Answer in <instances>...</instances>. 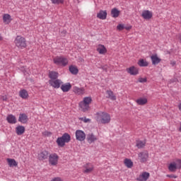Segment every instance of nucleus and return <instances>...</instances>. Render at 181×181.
<instances>
[{
  "instance_id": "f257e3e1",
  "label": "nucleus",
  "mask_w": 181,
  "mask_h": 181,
  "mask_svg": "<svg viewBox=\"0 0 181 181\" xmlns=\"http://www.w3.org/2000/svg\"><path fill=\"white\" fill-rule=\"evenodd\" d=\"M95 119L99 124H110L111 122V115L106 112H98L96 113Z\"/></svg>"
},
{
  "instance_id": "f03ea898",
  "label": "nucleus",
  "mask_w": 181,
  "mask_h": 181,
  "mask_svg": "<svg viewBox=\"0 0 181 181\" xmlns=\"http://www.w3.org/2000/svg\"><path fill=\"white\" fill-rule=\"evenodd\" d=\"M93 103L91 96L85 97L83 100L78 103V107L83 112H87L90 110V105Z\"/></svg>"
},
{
  "instance_id": "7ed1b4c3",
  "label": "nucleus",
  "mask_w": 181,
  "mask_h": 181,
  "mask_svg": "<svg viewBox=\"0 0 181 181\" xmlns=\"http://www.w3.org/2000/svg\"><path fill=\"white\" fill-rule=\"evenodd\" d=\"M71 141V136L69 133H64L62 136L58 137L57 139V144L59 148H63L66 144H69Z\"/></svg>"
},
{
  "instance_id": "20e7f679",
  "label": "nucleus",
  "mask_w": 181,
  "mask_h": 181,
  "mask_svg": "<svg viewBox=\"0 0 181 181\" xmlns=\"http://www.w3.org/2000/svg\"><path fill=\"white\" fill-rule=\"evenodd\" d=\"M168 169L170 172H176V170H180L181 158L174 159L173 161L168 164Z\"/></svg>"
},
{
  "instance_id": "39448f33",
  "label": "nucleus",
  "mask_w": 181,
  "mask_h": 181,
  "mask_svg": "<svg viewBox=\"0 0 181 181\" xmlns=\"http://www.w3.org/2000/svg\"><path fill=\"white\" fill-rule=\"evenodd\" d=\"M54 64L57 66L66 67L69 64V59L63 56H57L53 59Z\"/></svg>"
},
{
  "instance_id": "423d86ee",
  "label": "nucleus",
  "mask_w": 181,
  "mask_h": 181,
  "mask_svg": "<svg viewBox=\"0 0 181 181\" xmlns=\"http://www.w3.org/2000/svg\"><path fill=\"white\" fill-rule=\"evenodd\" d=\"M15 45L18 47V49H25L26 47V39L22 36H17L14 40Z\"/></svg>"
},
{
  "instance_id": "0eeeda50",
  "label": "nucleus",
  "mask_w": 181,
  "mask_h": 181,
  "mask_svg": "<svg viewBox=\"0 0 181 181\" xmlns=\"http://www.w3.org/2000/svg\"><path fill=\"white\" fill-rule=\"evenodd\" d=\"M48 162L51 166H57L59 163V155L56 153L49 154Z\"/></svg>"
},
{
  "instance_id": "6e6552de",
  "label": "nucleus",
  "mask_w": 181,
  "mask_h": 181,
  "mask_svg": "<svg viewBox=\"0 0 181 181\" xmlns=\"http://www.w3.org/2000/svg\"><path fill=\"white\" fill-rule=\"evenodd\" d=\"M148 158H149L148 151H143L138 154V159L141 163H145V162H147Z\"/></svg>"
},
{
  "instance_id": "1a4fd4ad",
  "label": "nucleus",
  "mask_w": 181,
  "mask_h": 181,
  "mask_svg": "<svg viewBox=\"0 0 181 181\" xmlns=\"http://www.w3.org/2000/svg\"><path fill=\"white\" fill-rule=\"evenodd\" d=\"M48 83L54 88H60V86H62L63 82L60 79H52L49 80Z\"/></svg>"
},
{
  "instance_id": "9d476101",
  "label": "nucleus",
  "mask_w": 181,
  "mask_h": 181,
  "mask_svg": "<svg viewBox=\"0 0 181 181\" xmlns=\"http://www.w3.org/2000/svg\"><path fill=\"white\" fill-rule=\"evenodd\" d=\"M75 135L76 141L83 142L86 139V133L83 130H76Z\"/></svg>"
},
{
  "instance_id": "9b49d317",
  "label": "nucleus",
  "mask_w": 181,
  "mask_h": 181,
  "mask_svg": "<svg viewBox=\"0 0 181 181\" xmlns=\"http://www.w3.org/2000/svg\"><path fill=\"white\" fill-rule=\"evenodd\" d=\"M96 51L100 54L105 55L107 54L108 50L107 49V47L103 44H99L96 46Z\"/></svg>"
},
{
  "instance_id": "f8f14e48",
  "label": "nucleus",
  "mask_w": 181,
  "mask_h": 181,
  "mask_svg": "<svg viewBox=\"0 0 181 181\" xmlns=\"http://www.w3.org/2000/svg\"><path fill=\"white\" fill-rule=\"evenodd\" d=\"M126 71L130 74V76H138V74H139V69L134 66L127 68Z\"/></svg>"
},
{
  "instance_id": "ddd939ff",
  "label": "nucleus",
  "mask_w": 181,
  "mask_h": 181,
  "mask_svg": "<svg viewBox=\"0 0 181 181\" xmlns=\"http://www.w3.org/2000/svg\"><path fill=\"white\" fill-rule=\"evenodd\" d=\"M94 170V165L92 163H86L83 166V173H91Z\"/></svg>"
},
{
  "instance_id": "4468645a",
  "label": "nucleus",
  "mask_w": 181,
  "mask_h": 181,
  "mask_svg": "<svg viewBox=\"0 0 181 181\" xmlns=\"http://www.w3.org/2000/svg\"><path fill=\"white\" fill-rule=\"evenodd\" d=\"M86 141L87 142H88L89 144H94V142L98 141V136H95L94 134L93 133H89L87 135L86 137Z\"/></svg>"
},
{
  "instance_id": "2eb2a0df",
  "label": "nucleus",
  "mask_w": 181,
  "mask_h": 181,
  "mask_svg": "<svg viewBox=\"0 0 181 181\" xmlns=\"http://www.w3.org/2000/svg\"><path fill=\"white\" fill-rule=\"evenodd\" d=\"M150 177H151V174L149 173L143 172L139 175L136 180L139 181H147Z\"/></svg>"
},
{
  "instance_id": "dca6fc26",
  "label": "nucleus",
  "mask_w": 181,
  "mask_h": 181,
  "mask_svg": "<svg viewBox=\"0 0 181 181\" xmlns=\"http://www.w3.org/2000/svg\"><path fill=\"white\" fill-rule=\"evenodd\" d=\"M141 16L143 18L146 19V21H149V19H152L153 13H152V11H149L148 10H144L141 13Z\"/></svg>"
},
{
  "instance_id": "f3484780",
  "label": "nucleus",
  "mask_w": 181,
  "mask_h": 181,
  "mask_svg": "<svg viewBox=\"0 0 181 181\" xmlns=\"http://www.w3.org/2000/svg\"><path fill=\"white\" fill-rule=\"evenodd\" d=\"M73 91L75 94H77V95H83V94H86V88H84L74 86L73 88Z\"/></svg>"
},
{
  "instance_id": "a211bd4d",
  "label": "nucleus",
  "mask_w": 181,
  "mask_h": 181,
  "mask_svg": "<svg viewBox=\"0 0 181 181\" xmlns=\"http://www.w3.org/2000/svg\"><path fill=\"white\" fill-rule=\"evenodd\" d=\"M28 121H29V118H28V115L25 113H21L18 117V122H21V124H28Z\"/></svg>"
},
{
  "instance_id": "6ab92c4d",
  "label": "nucleus",
  "mask_w": 181,
  "mask_h": 181,
  "mask_svg": "<svg viewBox=\"0 0 181 181\" xmlns=\"http://www.w3.org/2000/svg\"><path fill=\"white\" fill-rule=\"evenodd\" d=\"M49 158V151H42L40 153H38V159L39 160H45V159H47Z\"/></svg>"
},
{
  "instance_id": "aec40b11",
  "label": "nucleus",
  "mask_w": 181,
  "mask_h": 181,
  "mask_svg": "<svg viewBox=\"0 0 181 181\" xmlns=\"http://www.w3.org/2000/svg\"><path fill=\"white\" fill-rule=\"evenodd\" d=\"M3 22L4 25H9L12 22V17L8 13L3 15Z\"/></svg>"
},
{
  "instance_id": "412c9836",
  "label": "nucleus",
  "mask_w": 181,
  "mask_h": 181,
  "mask_svg": "<svg viewBox=\"0 0 181 181\" xmlns=\"http://www.w3.org/2000/svg\"><path fill=\"white\" fill-rule=\"evenodd\" d=\"M19 96L23 100H28L29 98V93L25 89H21L19 91Z\"/></svg>"
},
{
  "instance_id": "4be33fe9",
  "label": "nucleus",
  "mask_w": 181,
  "mask_h": 181,
  "mask_svg": "<svg viewBox=\"0 0 181 181\" xmlns=\"http://www.w3.org/2000/svg\"><path fill=\"white\" fill-rule=\"evenodd\" d=\"M97 18L98 19H101L102 21H105V19H107V11L104 10H100L98 13H97Z\"/></svg>"
},
{
  "instance_id": "5701e85b",
  "label": "nucleus",
  "mask_w": 181,
  "mask_h": 181,
  "mask_svg": "<svg viewBox=\"0 0 181 181\" xmlns=\"http://www.w3.org/2000/svg\"><path fill=\"white\" fill-rule=\"evenodd\" d=\"M69 71L74 76H77L78 74V68L76 65H70L69 66Z\"/></svg>"
},
{
  "instance_id": "b1692460",
  "label": "nucleus",
  "mask_w": 181,
  "mask_h": 181,
  "mask_svg": "<svg viewBox=\"0 0 181 181\" xmlns=\"http://www.w3.org/2000/svg\"><path fill=\"white\" fill-rule=\"evenodd\" d=\"M137 105H146L148 104V98H139L136 100Z\"/></svg>"
},
{
  "instance_id": "393cba45",
  "label": "nucleus",
  "mask_w": 181,
  "mask_h": 181,
  "mask_svg": "<svg viewBox=\"0 0 181 181\" xmlns=\"http://www.w3.org/2000/svg\"><path fill=\"white\" fill-rule=\"evenodd\" d=\"M151 59L152 62V64L154 66L156 64H159L160 62H161L162 59L158 57V54H154L151 57Z\"/></svg>"
},
{
  "instance_id": "a878e982",
  "label": "nucleus",
  "mask_w": 181,
  "mask_h": 181,
  "mask_svg": "<svg viewBox=\"0 0 181 181\" xmlns=\"http://www.w3.org/2000/svg\"><path fill=\"white\" fill-rule=\"evenodd\" d=\"M6 119L8 124H16V117L13 115H8Z\"/></svg>"
},
{
  "instance_id": "bb28decb",
  "label": "nucleus",
  "mask_w": 181,
  "mask_h": 181,
  "mask_svg": "<svg viewBox=\"0 0 181 181\" xmlns=\"http://www.w3.org/2000/svg\"><path fill=\"white\" fill-rule=\"evenodd\" d=\"M124 165L128 168V169H131L134 166V162L132 160L129 158H125L124 160Z\"/></svg>"
},
{
  "instance_id": "cd10ccee",
  "label": "nucleus",
  "mask_w": 181,
  "mask_h": 181,
  "mask_svg": "<svg viewBox=\"0 0 181 181\" xmlns=\"http://www.w3.org/2000/svg\"><path fill=\"white\" fill-rule=\"evenodd\" d=\"M7 163H8V166L10 168H13L18 166V162L15 159L13 158H7Z\"/></svg>"
},
{
  "instance_id": "c85d7f7f",
  "label": "nucleus",
  "mask_w": 181,
  "mask_h": 181,
  "mask_svg": "<svg viewBox=\"0 0 181 181\" xmlns=\"http://www.w3.org/2000/svg\"><path fill=\"white\" fill-rule=\"evenodd\" d=\"M49 80H57V77H59V73L56 72V71H51L49 73Z\"/></svg>"
},
{
  "instance_id": "c756f323",
  "label": "nucleus",
  "mask_w": 181,
  "mask_h": 181,
  "mask_svg": "<svg viewBox=\"0 0 181 181\" xmlns=\"http://www.w3.org/2000/svg\"><path fill=\"white\" fill-rule=\"evenodd\" d=\"M16 132L17 135H23V134H25V127L18 126L16 128Z\"/></svg>"
},
{
  "instance_id": "7c9ffc66",
  "label": "nucleus",
  "mask_w": 181,
  "mask_h": 181,
  "mask_svg": "<svg viewBox=\"0 0 181 181\" xmlns=\"http://www.w3.org/2000/svg\"><path fill=\"white\" fill-rule=\"evenodd\" d=\"M71 88V84L70 83H66V84L62 85L61 86V90H62L64 93H67L68 91H70Z\"/></svg>"
},
{
  "instance_id": "2f4dec72",
  "label": "nucleus",
  "mask_w": 181,
  "mask_h": 181,
  "mask_svg": "<svg viewBox=\"0 0 181 181\" xmlns=\"http://www.w3.org/2000/svg\"><path fill=\"white\" fill-rule=\"evenodd\" d=\"M106 94L107 95V98H110L112 101H115V100H117V96L114 95V92L112 90H107Z\"/></svg>"
},
{
  "instance_id": "473e14b6",
  "label": "nucleus",
  "mask_w": 181,
  "mask_h": 181,
  "mask_svg": "<svg viewBox=\"0 0 181 181\" xmlns=\"http://www.w3.org/2000/svg\"><path fill=\"white\" fill-rule=\"evenodd\" d=\"M138 65L140 67H148V66H149V63H148V62H146V60L141 59L139 60Z\"/></svg>"
},
{
  "instance_id": "72a5a7b5",
  "label": "nucleus",
  "mask_w": 181,
  "mask_h": 181,
  "mask_svg": "<svg viewBox=\"0 0 181 181\" xmlns=\"http://www.w3.org/2000/svg\"><path fill=\"white\" fill-rule=\"evenodd\" d=\"M145 145H146V141H136V146L139 148V149H141L142 148H144Z\"/></svg>"
},
{
  "instance_id": "f704fd0d",
  "label": "nucleus",
  "mask_w": 181,
  "mask_h": 181,
  "mask_svg": "<svg viewBox=\"0 0 181 181\" xmlns=\"http://www.w3.org/2000/svg\"><path fill=\"white\" fill-rule=\"evenodd\" d=\"M111 15L112 18H118L119 16V11L117 8H112L111 10Z\"/></svg>"
},
{
  "instance_id": "c9c22d12",
  "label": "nucleus",
  "mask_w": 181,
  "mask_h": 181,
  "mask_svg": "<svg viewBox=\"0 0 181 181\" xmlns=\"http://www.w3.org/2000/svg\"><path fill=\"white\" fill-rule=\"evenodd\" d=\"M51 2L54 5H60L62 4H64V0H51Z\"/></svg>"
},
{
  "instance_id": "e433bc0d",
  "label": "nucleus",
  "mask_w": 181,
  "mask_h": 181,
  "mask_svg": "<svg viewBox=\"0 0 181 181\" xmlns=\"http://www.w3.org/2000/svg\"><path fill=\"white\" fill-rule=\"evenodd\" d=\"M79 120L82 121L85 124H88V123L91 122V119H88L87 117H80Z\"/></svg>"
},
{
  "instance_id": "4c0bfd02",
  "label": "nucleus",
  "mask_w": 181,
  "mask_h": 181,
  "mask_svg": "<svg viewBox=\"0 0 181 181\" xmlns=\"http://www.w3.org/2000/svg\"><path fill=\"white\" fill-rule=\"evenodd\" d=\"M125 29V25L124 24H118L117 26V30L121 31Z\"/></svg>"
},
{
  "instance_id": "58836bf2",
  "label": "nucleus",
  "mask_w": 181,
  "mask_h": 181,
  "mask_svg": "<svg viewBox=\"0 0 181 181\" xmlns=\"http://www.w3.org/2000/svg\"><path fill=\"white\" fill-rule=\"evenodd\" d=\"M138 81L139 83H146L148 80L146 79V78H139Z\"/></svg>"
},
{
  "instance_id": "ea45409f",
  "label": "nucleus",
  "mask_w": 181,
  "mask_h": 181,
  "mask_svg": "<svg viewBox=\"0 0 181 181\" xmlns=\"http://www.w3.org/2000/svg\"><path fill=\"white\" fill-rule=\"evenodd\" d=\"M42 135L44 136H51L52 132L45 131V132H42Z\"/></svg>"
},
{
  "instance_id": "a19ab883",
  "label": "nucleus",
  "mask_w": 181,
  "mask_h": 181,
  "mask_svg": "<svg viewBox=\"0 0 181 181\" xmlns=\"http://www.w3.org/2000/svg\"><path fill=\"white\" fill-rule=\"evenodd\" d=\"M0 100H1V101H8V96L1 95L0 96Z\"/></svg>"
},
{
  "instance_id": "79ce46f5",
  "label": "nucleus",
  "mask_w": 181,
  "mask_h": 181,
  "mask_svg": "<svg viewBox=\"0 0 181 181\" xmlns=\"http://www.w3.org/2000/svg\"><path fill=\"white\" fill-rule=\"evenodd\" d=\"M166 177H170V178H173V179H177V175H173V174L167 175Z\"/></svg>"
},
{
  "instance_id": "37998d69",
  "label": "nucleus",
  "mask_w": 181,
  "mask_h": 181,
  "mask_svg": "<svg viewBox=\"0 0 181 181\" xmlns=\"http://www.w3.org/2000/svg\"><path fill=\"white\" fill-rule=\"evenodd\" d=\"M51 181H63V179L60 177H56L51 180Z\"/></svg>"
},
{
  "instance_id": "c03bdc74",
  "label": "nucleus",
  "mask_w": 181,
  "mask_h": 181,
  "mask_svg": "<svg viewBox=\"0 0 181 181\" xmlns=\"http://www.w3.org/2000/svg\"><path fill=\"white\" fill-rule=\"evenodd\" d=\"M124 29H126V30H131V29H132V25H124Z\"/></svg>"
},
{
  "instance_id": "a18cd8bd",
  "label": "nucleus",
  "mask_w": 181,
  "mask_h": 181,
  "mask_svg": "<svg viewBox=\"0 0 181 181\" xmlns=\"http://www.w3.org/2000/svg\"><path fill=\"white\" fill-rule=\"evenodd\" d=\"M102 69H103V70H104V71H107V70H108V66H103V67H102Z\"/></svg>"
},
{
  "instance_id": "49530a36",
  "label": "nucleus",
  "mask_w": 181,
  "mask_h": 181,
  "mask_svg": "<svg viewBox=\"0 0 181 181\" xmlns=\"http://www.w3.org/2000/svg\"><path fill=\"white\" fill-rule=\"evenodd\" d=\"M177 37L178 40H180V43H181V34H178L177 35Z\"/></svg>"
},
{
  "instance_id": "de8ad7c7",
  "label": "nucleus",
  "mask_w": 181,
  "mask_h": 181,
  "mask_svg": "<svg viewBox=\"0 0 181 181\" xmlns=\"http://www.w3.org/2000/svg\"><path fill=\"white\" fill-rule=\"evenodd\" d=\"M178 110L181 112V102L178 104Z\"/></svg>"
},
{
  "instance_id": "09e8293b",
  "label": "nucleus",
  "mask_w": 181,
  "mask_h": 181,
  "mask_svg": "<svg viewBox=\"0 0 181 181\" xmlns=\"http://www.w3.org/2000/svg\"><path fill=\"white\" fill-rule=\"evenodd\" d=\"M170 64L173 65V66H175L176 64V62L171 61Z\"/></svg>"
},
{
  "instance_id": "8fccbe9b",
  "label": "nucleus",
  "mask_w": 181,
  "mask_h": 181,
  "mask_svg": "<svg viewBox=\"0 0 181 181\" xmlns=\"http://www.w3.org/2000/svg\"><path fill=\"white\" fill-rule=\"evenodd\" d=\"M178 131H179V132H181V122L180 123V127L178 128Z\"/></svg>"
},
{
  "instance_id": "3c124183",
  "label": "nucleus",
  "mask_w": 181,
  "mask_h": 181,
  "mask_svg": "<svg viewBox=\"0 0 181 181\" xmlns=\"http://www.w3.org/2000/svg\"><path fill=\"white\" fill-rule=\"evenodd\" d=\"M0 40H4V37H2V35L0 34Z\"/></svg>"
},
{
  "instance_id": "603ef678",
  "label": "nucleus",
  "mask_w": 181,
  "mask_h": 181,
  "mask_svg": "<svg viewBox=\"0 0 181 181\" xmlns=\"http://www.w3.org/2000/svg\"><path fill=\"white\" fill-rule=\"evenodd\" d=\"M23 71L24 73H26V70H25V69H23Z\"/></svg>"
}]
</instances>
